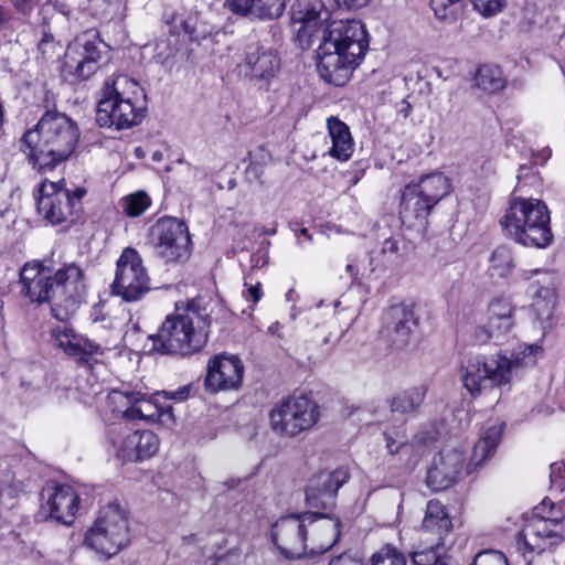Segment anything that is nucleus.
<instances>
[{"label": "nucleus", "instance_id": "1", "mask_svg": "<svg viewBox=\"0 0 565 565\" xmlns=\"http://www.w3.org/2000/svg\"><path fill=\"white\" fill-rule=\"evenodd\" d=\"M369 50V34L359 20L332 21L318 47L317 70L324 82L343 86Z\"/></svg>", "mask_w": 565, "mask_h": 565}, {"label": "nucleus", "instance_id": "2", "mask_svg": "<svg viewBox=\"0 0 565 565\" xmlns=\"http://www.w3.org/2000/svg\"><path fill=\"white\" fill-rule=\"evenodd\" d=\"M341 522L322 512L281 516L271 526V537L280 553L300 558L309 553H324L339 540Z\"/></svg>", "mask_w": 565, "mask_h": 565}, {"label": "nucleus", "instance_id": "3", "mask_svg": "<svg viewBox=\"0 0 565 565\" xmlns=\"http://www.w3.org/2000/svg\"><path fill=\"white\" fill-rule=\"evenodd\" d=\"M81 132L77 124L64 113L46 110L36 126L24 132L21 143L39 171L51 170L75 151Z\"/></svg>", "mask_w": 565, "mask_h": 565}, {"label": "nucleus", "instance_id": "4", "mask_svg": "<svg viewBox=\"0 0 565 565\" xmlns=\"http://www.w3.org/2000/svg\"><path fill=\"white\" fill-rule=\"evenodd\" d=\"M541 345L534 343L519 345L510 356L502 351L490 356H469L460 367L463 386L472 396H478L487 390L507 385L514 370L535 363Z\"/></svg>", "mask_w": 565, "mask_h": 565}, {"label": "nucleus", "instance_id": "5", "mask_svg": "<svg viewBox=\"0 0 565 565\" xmlns=\"http://www.w3.org/2000/svg\"><path fill=\"white\" fill-rule=\"evenodd\" d=\"M211 324L206 308L192 300L184 313L168 316L157 333L150 334L152 349L161 354L188 356L207 342Z\"/></svg>", "mask_w": 565, "mask_h": 565}, {"label": "nucleus", "instance_id": "6", "mask_svg": "<svg viewBox=\"0 0 565 565\" xmlns=\"http://www.w3.org/2000/svg\"><path fill=\"white\" fill-rule=\"evenodd\" d=\"M139 84L127 75L107 82L97 104L96 122L116 130L137 126L145 117V102Z\"/></svg>", "mask_w": 565, "mask_h": 565}, {"label": "nucleus", "instance_id": "7", "mask_svg": "<svg viewBox=\"0 0 565 565\" xmlns=\"http://www.w3.org/2000/svg\"><path fill=\"white\" fill-rule=\"evenodd\" d=\"M550 211L539 199H513L501 220L507 235L525 247L546 248L553 242Z\"/></svg>", "mask_w": 565, "mask_h": 565}, {"label": "nucleus", "instance_id": "8", "mask_svg": "<svg viewBox=\"0 0 565 565\" xmlns=\"http://www.w3.org/2000/svg\"><path fill=\"white\" fill-rule=\"evenodd\" d=\"M130 539L127 511L119 503L111 502L100 509L85 534V544L108 559L126 548Z\"/></svg>", "mask_w": 565, "mask_h": 565}, {"label": "nucleus", "instance_id": "9", "mask_svg": "<svg viewBox=\"0 0 565 565\" xmlns=\"http://www.w3.org/2000/svg\"><path fill=\"white\" fill-rule=\"evenodd\" d=\"M84 188L71 191L64 179L56 182L43 180L34 191L38 213L51 225L73 223L82 212Z\"/></svg>", "mask_w": 565, "mask_h": 565}, {"label": "nucleus", "instance_id": "10", "mask_svg": "<svg viewBox=\"0 0 565 565\" xmlns=\"http://www.w3.org/2000/svg\"><path fill=\"white\" fill-rule=\"evenodd\" d=\"M107 45L94 30L78 35L67 45L62 64V76L71 84L90 78L100 67Z\"/></svg>", "mask_w": 565, "mask_h": 565}, {"label": "nucleus", "instance_id": "11", "mask_svg": "<svg viewBox=\"0 0 565 565\" xmlns=\"http://www.w3.org/2000/svg\"><path fill=\"white\" fill-rule=\"evenodd\" d=\"M150 277L143 266L142 258L132 247H126L116 262L114 281L110 294L125 302L141 300L149 291Z\"/></svg>", "mask_w": 565, "mask_h": 565}, {"label": "nucleus", "instance_id": "12", "mask_svg": "<svg viewBox=\"0 0 565 565\" xmlns=\"http://www.w3.org/2000/svg\"><path fill=\"white\" fill-rule=\"evenodd\" d=\"M319 407L306 395L284 399L269 414L271 429L281 435L294 437L310 429L319 420Z\"/></svg>", "mask_w": 565, "mask_h": 565}, {"label": "nucleus", "instance_id": "13", "mask_svg": "<svg viewBox=\"0 0 565 565\" xmlns=\"http://www.w3.org/2000/svg\"><path fill=\"white\" fill-rule=\"evenodd\" d=\"M157 256L166 263H181L189 259L192 243L188 226L175 217H161L150 228Z\"/></svg>", "mask_w": 565, "mask_h": 565}, {"label": "nucleus", "instance_id": "14", "mask_svg": "<svg viewBox=\"0 0 565 565\" xmlns=\"http://www.w3.org/2000/svg\"><path fill=\"white\" fill-rule=\"evenodd\" d=\"M242 55L237 67L245 79L268 87L278 76L281 58L276 49L259 40H249L245 43Z\"/></svg>", "mask_w": 565, "mask_h": 565}, {"label": "nucleus", "instance_id": "15", "mask_svg": "<svg viewBox=\"0 0 565 565\" xmlns=\"http://www.w3.org/2000/svg\"><path fill=\"white\" fill-rule=\"evenodd\" d=\"M53 280V316L65 320L74 313L83 301L86 285L84 273L75 264H67L60 268L52 277Z\"/></svg>", "mask_w": 565, "mask_h": 565}, {"label": "nucleus", "instance_id": "16", "mask_svg": "<svg viewBox=\"0 0 565 565\" xmlns=\"http://www.w3.org/2000/svg\"><path fill=\"white\" fill-rule=\"evenodd\" d=\"M170 35L156 44V57L162 65L172 67L175 63L188 62L191 57V50L186 40L199 41L193 19H186L181 14L173 13L167 19Z\"/></svg>", "mask_w": 565, "mask_h": 565}, {"label": "nucleus", "instance_id": "17", "mask_svg": "<svg viewBox=\"0 0 565 565\" xmlns=\"http://www.w3.org/2000/svg\"><path fill=\"white\" fill-rule=\"evenodd\" d=\"M417 326L414 306L395 303L383 312L381 334L393 350L399 351L409 345Z\"/></svg>", "mask_w": 565, "mask_h": 565}, {"label": "nucleus", "instance_id": "18", "mask_svg": "<svg viewBox=\"0 0 565 565\" xmlns=\"http://www.w3.org/2000/svg\"><path fill=\"white\" fill-rule=\"evenodd\" d=\"M244 364L239 356L218 353L209 359L204 387L210 393L237 391L244 376Z\"/></svg>", "mask_w": 565, "mask_h": 565}, {"label": "nucleus", "instance_id": "19", "mask_svg": "<svg viewBox=\"0 0 565 565\" xmlns=\"http://www.w3.org/2000/svg\"><path fill=\"white\" fill-rule=\"evenodd\" d=\"M565 541V519L533 518L519 534L524 551L537 554Z\"/></svg>", "mask_w": 565, "mask_h": 565}, {"label": "nucleus", "instance_id": "20", "mask_svg": "<svg viewBox=\"0 0 565 565\" xmlns=\"http://www.w3.org/2000/svg\"><path fill=\"white\" fill-rule=\"evenodd\" d=\"M41 509L58 523L71 525L78 510L79 497L73 487L49 481L41 492Z\"/></svg>", "mask_w": 565, "mask_h": 565}, {"label": "nucleus", "instance_id": "21", "mask_svg": "<svg viewBox=\"0 0 565 565\" xmlns=\"http://www.w3.org/2000/svg\"><path fill=\"white\" fill-rule=\"evenodd\" d=\"M349 478V471L343 467L315 475L306 489L308 507L317 510H332L335 507L339 489L348 482Z\"/></svg>", "mask_w": 565, "mask_h": 565}, {"label": "nucleus", "instance_id": "22", "mask_svg": "<svg viewBox=\"0 0 565 565\" xmlns=\"http://www.w3.org/2000/svg\"><path fill=\"white\" fill-rule=\"evenodd\" d=\"M465 456L460 450H441L435 456L427 472V484L434 491L449 489L457 481L462 467Z\"/></svg>", "mask_w": 565, "mask_h": 565}, {"label": "nucleus", "instance_id": "23", "mask_svg": "<svg viewBox=\"0 0 565 565\" xmlns=\"http://www.w3.org/2000/svg\"><path fill=\"white\" fill-rule=\"evenodd\" d=\"M108 398L115 405V412L128 420H156L160 417L159 407L145 393L113 391Z\"/></svg>", "mask_w": 565, "mask_h": 565}, {"label": "nucleus", "instance_id": "24", "mask_svg": "<svg viewBox=\"0 0 565 565\" xmlns=\"http://www.w3.org/2000/svg\"><path fill=\"white\" fill-rule=\"evenodd\" d=\"M116 456L124 461H139L157 454L159 439L151 430H136L111 439Z\"/></svg>", "mask_w": 565, "mask_h": 565}, {"label": "nucleus", "instance_id": "25", "mask_svg": "<svg viewBox=\"0 0 565 565\" xmlns=\"http://www.w3.org/2000/svg\"><path fill=\"white\" fill-rule=\"evenodd\" d=\"M224 6L234 14L262 21L275 20L282 15L285 0H225Z\"/></svg>", "mask_w": 565, "mask_h": 565}, {"label": "nucleus", "instance_id": "26", "mask_svg": "<svg viewBox=\"0 0 565 565\" xmlns=\"http://www.w3.org/2000/svg\"><path fill=\"white\" fill-rule=\"evenodd\" d=\"M434 206L409 184L406 185L399 204L402 223L409 228H424Z\"/></svg>", "mask_w": 565, "mask_h": 565}, {"label": "nucleus", "instance_id": "27", "mask_svg": "<svg viewBox=\"0 0 565 565\" xmlns=\"http://www.w3.org/2000/svg\"><path fill=\"white\" fill-rule=\"evenodd\" d=\"M52 338L55 347L63 350L67 355L87 361L89 356L99 352L98 344L93 343L85 337L76 333L67 326H57L52 330Z\"/></svg>", "mask_w": 565, "mask_h": 565}, {"label": "nucleus", "instance_id": "28", "mask_svg": "<svg viewBox=\"0 0 565 565\" xmlns=\"http://www.w3.org/2000/svg\"><path fill=\"white\" fill-rule=\"evenodd\" d=\"M504 423H487L483 431L475 445L470 462L467 466L468 473L473 472L477 468L490 457L493 456L502 436Z\"/></svg>", "mask_w": 565, "mask_h": 565}, {"label": "nucleus", "instance_id": "29", "mask_svg": "<svg viewBox=\"0 0 565 565\" xmlns=\"http://www.w3.org/2000/svg\"><path fill=\"white\" fill-rule=\"evenodd\" d=\"M514 307L504 298H495L488 306V323L503 341L514 327Z\"/></svg>", "mask_w": 565, "mask_h": 565}, {"label": "nucleus", "instance_id": "30", "mask_svg": "<svg viewBox=\"0 0 565 565\" xmlns=\"http://www.w3.org/2000/svg\"><path fill=\"white\" fill-rule=\"evenodd\" d=\"M327 128L332 142L330 156L340 161L349 160L354 146L349 127L339 118L330 117L327 120Z\"/></svg>", "mask_w": 565, "mask_h": 565}, {"label": "nucleus", "instance_id": "31", "mask_svg": "<svg viewBox=\"0 0 565 565\" xmlns=\"http://www.w3.org/2000/svg\"><path fill=\"white\" fill-rule=\"evenodd\" d=\"M323 4L318 0H300L292 9V21L299 23V33L313 36L321 22Z\"/></svg>", "mask_w": 565, "mask_h": 565}, {"label": "nucleus", "instance_id": "32", "mask_svg": "<svg viewBox=\"0 0 565 565\" xmlns=\"http://www.w3.org/2000/svg\"><path fill=\"white\" fill-rule=\"evenodd\" d=\"M409 185L433 205H436L445 195H447L451 188L450 180L439 172L427 174L420 178L417 183H412Z\"/></svg>", "mask_w": 565, "mask_h": 565}, {"label": "nucleus", "instance_id": "33", "mask_svg": "<svg viewBox=\"0 0 565 565\" xmlns=\"http://www.w3.org/2000/svg\"><path fill=\"white\" fill-rule=\"evenodd\" d=\"M422 526L424 530L439 535L450 531L452 524L441 502L438 500L428 501Z\"/></svg>", "mask_w": 565, "mask_h": 565}, {"label": "nucleus", "instance_id": "34", "mask_svg": "<svg viewBox=\"0 0 565 565\" xmlns=\"http://www.w3.org/2000/svg\"><path fill=\"white\" fill-rule=\"evenodd\" d=\"M476 85L488 94H495L507 85L502 70L495 65H481L475 76Z\"/></svg>", "mask_w": 565, "mask_h": 565}, {"label": "nucleus", "instance_id": "35", "mask_svg": "<svg viewBox=\"0 0 565 565\" xmlns=\"http://www.w3.org/2000/svg\"><path fill=\"white\" fill-rule=\"evenodd\" d=\"M427 393L424 385L411 387L395 396L388 403L392 412L411 413L422 405Z\"/></svg>", "mask_w": 565, "mask_h": 565}, {"label": "nucleus", "instance_id": "36", "mask_svg": "<svg viewBox=\"0 0 565 565\" xmlns=\"http://www.w3.org/2000/svg\"><path fill=\"white\" fill-rule=\"evenodd\" d=\"M21 294L29 299L30 302H50L53 309V280L50 276L42 279L22 285Z\"/></svg>", "mask_w": 565, "mask_h": 565}, {"label": "nucleus", "instance_id": "37", "mask_svg": "<svg viewBox=\"0 0 565 565\" xmlns=\"http://www.w3.org/2000/svg\"><path fill=\"white\" fill-rule=\"evenodd\" d=\"M515 267L512 250L507 246L497 247L490 256L489 270L491 276L507 277Z\"/></svg>", "mask_w": 565, "mask_h": 565}, {"label": "nucleus", "instance_id": "38", "mask_svg": "<svg viewBox=\"0 0 565 565\" xmlns=\"http://www.w3.org/2000/svg\"><path fill=\"white\" fill-rule=\"evenodd\" d=\"M60 49L61 45L55 41L50 26L46 23H43L41 26V38L36 47V60H40L43 63L53 61L58 56Z\"/></svg>", "mask_w": 565, "mask_h": 565}, {"label": "nucleus", "instance_id": "39", "mask_svg": "<svg viewBox=\"0 0 565 565\" xmlns=\"http://www.w3.org/2000/svg\"><path fill=\"white\" fill-rule=\"evenodd\" d=\"M430 8L440 21L452 22L463 8L462 0H430Z\"/></svg>", "mask_w": 565, "mask_h": 565}, {"label": "nucleus", "instance_id": "40", "mask_svg": "<svg viewBox=\"0 0 565 565\" xmlns=\"http://www.w3.org/2000/svg\"><path fill=\"white\" fill-rule=\"evenodd\" d=\"M150 204L151 200L143 191H138L121 199L122 211L130 217L140 216Z\"/></svg>", "mask_w": 565, "mask_h": 565}, {"label": "nucleus", "instance_id": "41", "mask_svg": "<svg viewBox=\"0 0 565 565\" xmlns=\"http://www.w3.org/2000/svg\"><path fill=\"white\" fill-rule=\"evenodd\" d=\"M443 544L436 543L434 546L422 551H415L411 554L414 565H438L441 564Z\"/></svg>", "mask_w": 565, "mask_h": 565}, {"label": "nucleus", "instance_id": "42", "mask_svg": "<svg viewBox=\"0 0 565 565\" xmlns=\"http://www.w3.org/2000/svg\"><path fill=\"white\" fill-rule=\"evenodd\" d=\"M386 448L390 454H397L407 444V437L403 427L387 429L384 433Z\"/></svg>", "mask_w": 565, "mask_h": 565}, {"label": "nucleus", "instance_id": "43", "mask_svg": "<svg viewBox=\"0 0 565 565\" xmlns=\"http://www.w3.org/2000/svg\"><path fill=\"white\" fill-rule=\"evenodd\" d=\"M471 565H508V561L503 553L486 550L475 556Z\"/></svg>", "mask_w": 565, "mask_h": 565}, {"label": "nucleus", "instance_id": "44", "mask_svg": "<svg viewBox=\"0 0 565 565\" xmlns=\"http://www.w3.org/2000/svg\"><path fill=\"white\" fill-rule=\"evenodd\" d=\"M473 344L483 345L489 341L493 340L495 343H501L503 340L493 333V329L489 327V323L477 326L471 335Z\"/></svg>", "mask_w": 565, "mask_h": 565}, {"label": "nucleus", "instance_id": "45", "mask_svg": "<svg viewBox=\"0 0 565 565\" xmlns=\"http://www.w3.org/2000/svg\"><path fill=\"white\" fill-rule=\"evenodd\" d=\"M471 3L482 15L490 17L502 10L505 0H471Z\"/></svg>", "mask_w": 565, "mask_h": 565}, {"label": "nucleus", "instance_id": "46", "mask_svg": "<svg viewBox=\"0 0 565 565\" xmlns=\"http://www.w3.org/2000/svg\"><path fill=\"white\" fill-rule=\"evenodd\" d=\"M44 276H46V274L40 263H28L20 271V282L21 285H24L26 282L34 281L35 279H42Z\"/></svg>", "mask_w": 565, "mask_h": 565}, {"label": "nucleus", "instance_id": "47", "mask_svg": "<svg viewBox=\"0 0 565 565\" xmlns=\"http://www.w3.org/2000/svg\"><path fill=\"white\" fill-rule=\"evenodd\" d=\"M546 292L550 295L551 299L544 300L537 297L532 305L541 322L551 319L554 308L553 295L548 290H546Z\"/></svg>", "mask_w": 565, "mask_h": 565}, {"label": "nucleus", "instance_id": "48", "mask_svg": "<svg viewBox=\"0 0 565 565\" xmlns=\"http://www.w3.org/2000/svg\"><path fill=\"white\" fill-rule=\"evenodd\" d=\"M550 478L552 487L556 488L559 491H563L565 489V463H552Z\"/></svg>", "mask_w": 565, "mask_h": 565}, {"label": "nucleus", "instance_id": "49", "mask_svg": "<svg viewBox=\"0 0 565 565\" xmlns=\"http://www.w3.org/2000/svg\"><path fill=\"white\" fill-rule=\"evenodd\" d=\"M241 562V552L237 548H231L225 554L216 556L211 565H238Z\"/></svg>", "mask_w": 565, "mask_h": 565}, {"label": "nucleus", "instance_id": "50", "mask_svg": "<svg viewBox=\"0 0 565 565\" xmlns=\"http://www.w3.org/2000/svg\"><path fill=\"white\" fill-rule=\"evenodd\" d=\"M516 179H518V188H522L523 185H526V180L527 179H530L531 182L533 183V182L536 181L537 177L533 172V168L532 167L521 166L519 168V172H518Z\"/></svg>", "mask_w": 565, "mask_h": 565}, {"label": "nucleus", "instance_id": "51", "mask_svg": "<svg viewBox=\"0 0 565 565\" xmlns=\"http://www.w3.org/2000/svg\"><path fill=\"white\" fill-rule=\"evenodd\" d=\"M339 8L359 10L366 7L372 0H333Z\"/></svg>", "mask_w": 565, "mask_h": 565}, {"label": "nucleus", "instance_id": "52", "mask_svg": "<svg viewBox=\"0 0 565 565\" xmlns=\"http://www.w3.org/2000/svg\"><path fill=\"white\" fill-rule=\"evenodd\" d=\"M264 169L263 166L256 161H252L246 168V178L248 180L259 181L263 175Z\"/></svg>", "mask_w": 565, "mask_h": 565}, {"label": "nucleus", "instance_id": "53", "mask_svg": "<svg viewBox=\"0 0 565 565\" xmlns=\"http://www.w3.org/2000/svg\"><path fill=\"white\" fill-rule=\"evenodd\" d=\"M39 1L40 0H12L14 8L23 14L32 12Z\"/></svg>", "mask_w": 565, "mask_h": 565}, {"label": "nucleus", "instance_id": "54", "mask_svg": "<svg viewBox=\"0 0 565 565\" xmlns=\"http://www.w3.org/2000/svg\"><path fill=\"white\" fill-rule=\"evenodd\" d=\"M190 393H191V386L190 385H185V386L179 387L175 391L163 392V394L167 397H169L171 399H174V401H179V402L186 399L190 396Z\"/></svg>", "mask_w": 565, "mask_h": 565}, {"label": "nucleus", "instance_id": "55", "mask_svg": "<svg viewBox=\"0 0 565 565\" xmlns=\"http://www.w3.org/2000/svg\"><path fill=\"white\" fill-rule=\"evenodd\" d=\"M329 565H362V564L349 554H341L337 557H333L330 561Z\"/></svg>", "mask_w": 565, "mask_h": 565}, {"label": "nucleus", "instance_id": "56", "mask_svg": "<svg viewBox=\"0 0 565 565\" xmlns=\"http://www.w3.org/2000/svg\"><path fill=\"white\" fill-rule=\"evenodd\" d=\"M245 297L253 302H258L262 298L260 282L250 285Z\"/></svg>", "mask_w": 565, "mask_h": 565}, {"label": "nucleus", "instance_id": "57", "mask_svg": "<svg viewBox=\"0 0 565 565\" xmlns=\"http://www.w3.org/2000/svg\"><path fill=\"white\" fill-rule=\"evenodd\" d=\"M381 252L383 254H396L398 252V242L394 238H387L383 242Z\"/></svg>", "mask_w": 565, "mask_h": 565}, {"label": "nucleus", "instance_id": "58", "mask_svg": "<svg viewBox=\"0 0 565 565\" xmlns=\"http://www.w3.org/2000/svg\"><path fill=\"white\" fill-rule=\"evenodd\" d=\"M412 110L413 106L407 99H402L396 106L397 115L402 116L403 118H407Z\"/></svg>", "mask_w": 565, "mask_h": 565}, {"label": "nucleus", "instance_id": "59", "mask_svg": "<svg viewBox=\"0 0 565 565\" xmlns=\"http://www.w3.org/2000/svg\"><path fill=\"white\" fill-rule=\"evenodd\" d=\"M11 17V10L7 6L0 3V30L6 28V25L10 22Z\"/></svg>", "mask_w": 565, "mask_h": 565}, {"label": "nucleus", "instance_id": "60", "mask_svg": "<svg viewBox=\"0 0 565 565\" xmlns=\"http://www.w3.org/2000/svg\"><path fill=\"white\" fill-rule=\"evenodd\" d=\"M347 273H349L352 277H355L358 275V269L353 264L347 265L345 268Z\"/></svg>", "mask_w": 565, "mask_h": 565}, {"label": "nucleus", "instance_id": "61", "mask_svg": "<svg viewBox=\"0 0 565 565\" xmlns=\"http://www.w3.org/2000/svg\"><path fill=\"white\" fill-rule=\"evenodd\" d=\"M300 235L307 237L308 239H311V235L309 234V231L305 227L300 230Z\"/></svg>", "mask_w": 565, "mask_h": 565}, {"label": "nucleus", "instance_id": "62", "mask_svg": "<svg viewBox=\"0 0 565 565\" xmlns=\"http://www.w3.org/2000/svg\"><path fill=\"white\" fill-rule=\"evenodd\" d=\"M136 154H137L138 157H140V154H141L140 148H137V149H136Z\"/></svg>", "mask_w": 565, "mask_h": 565}, {"label": "nucleus", "instance_id": "63", "mask_svg": "<svg viewBox=\"0 0 565 565\" xmlns=\"http://www.w3.org/2000/svg\"><path fill=\"white\" fill-rule=\"evenodd\" d=\"M374 273H375V268H373V267H372V268L370 269V274L372 275V274H374Z\"/></svg>", "mask_w": 565, "mask_h": 565}, {"label": "nucleus", "instance_id": "64", "mask_svg": "<svg viewBox=\"0 0 565 565\" xmlns=\"http://www.w3.org/2000/svg\"><path fill=\"white\" fill-rule=\"evenodd\" d=\"M275 233H276V231H275V230H269V233H268V234H271V235H273V234H275Z\"/></svg>", "mask_w": 565, "mask_h": 565}]
</instances>
